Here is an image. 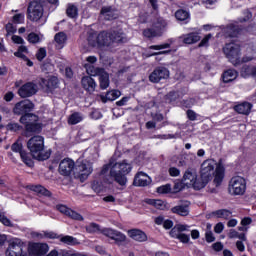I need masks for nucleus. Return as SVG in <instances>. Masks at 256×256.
Returning <instances> with one entry per match:
<instances>
[{"mask_svg": "<svg viewBox=\"0 0 256 256\" xmlns=\"http://www.w3.org/2000/svg\"><path fill=\"white\" fill-rule=\"evenodd\" d=\"M132 169L133 166L127 160L105 164L99 174L102 179L92 181L91 189L94 193H106L111 189L113 179L118 185L124 187V185H127V175L131 173ZM108 173L112 179L105 177Z\"/></svg>", "mask_w": 256, "mask_h": 256, "instance_id": "obj_1", "label": "nucleus"}, {"mask_svg": "<svg viewBox=\"0 0 256 256\" xmlns=\"http://www.w3.org/2000/svg\"><path fill=\"white\" fill-rule=\"evenodd\" d=\"M88 43L91 47H114L118 43H127V36L122 30L113 32H100L97 34L91 31L88 34Z\"/></svg>", "mask_w": 256, "mask_h": 256, "instance_id": "obj_2", "label": "nucleus"}, {"mask_svg": "<svg viewBox=\"0 0 256 256\" xmlns=\"http://www.w3.org/2000/svg\"><path fill=\"white\" fill-rule=\"evenodd\" d=\"M214 174V183L216 187H218V185L223 183V179L225 178V167L221 162L217 163V161L213 159L205 160L200 169V177L205 185L209 183V180Z\"/></svg>", "mask_w": 256, "mask_h": 256, "instance_id": "obj_3", "label": "nucleus"}, {"mask_svg": "<svg viewBox=\"0 0 256 256\" xmlns=\"http://www.w3.org/2000/svg\"><path fill=\"white\" fill-rule=\"evenodd\" d=\"M27 147L34 159L47 161L51 157L50 151H45V139L42 136H34L27 142Z\"/></svg>", "mask_w": 256, "mask_h": 256, "instance_id": "obj_4", "label": "nucleus"}, {"mask_svg": "<svg viewBox=\"0 0 256 256\" xmlns=\"http://www.w3.org/2000/svg\"><path fill=\"white\" fill-rule=\"evenodd\" d=\"M223 51L232 65L237 66L241 65V63H249V61H253V57H244L241 59V46L235 42L226 44Z\"/></svg>", "mask_w": 256, "mask_h": 256, "instance_id": "obj_5", "label": "nucleus"}, {"mask_svg": "<svg viewBox=\"0 0 256 256\" xmlns=\"http://www.w3.org/2000/svg\"><path fill=\"white\" fill-rule=\"evenodd\" d=\"M6 256H29L27 244L19 238H13L9 241L5 251Z\"/></svg>", "mask_w": 256, "mask_h": 256, "instance_id": "obj_6", "label": "nucleus"}, {"mask_svg": "<svg viewBox=\"0 0 256 256\" xmlns=\"http://www.w3.org/2000/svg\"><path fill=\"white\" fill-rule=\"evenodd\" d=\"M182 185H185L186 187H192L196 191H199L203 189L206 184L202 178H199L197 171L186 170L182 178Z\"/></svg>", "mask_w": 256, "mask_h": 256, "instance_id": "obj_7", "label": "nucleus"}, {"mask_svg": "<svg viewBox=\"0 0 256 256\" xmlns=\"http://www.w3.org/2000/svg\"><path fill=\"white\" fill-rule=\"evenodd\" d=\"M228 191L230 195H245L247 180L241 176L232 177L228 185Z\"/></svg>", "mask_w": 256, "mask_h": 256, "instance_id": "obj_8", "label": "nucleus"}, {"mask_svg": "<svg viewBox=\"0 0 256 256\" xmlns=\"http://www.w3.org/2000/svg\"><path fill=\"white\" fill-rule=\"evenodd\" d=\"M20 123L25 125L27 133H38L41 126L37 124V116L34 114H25L20 118Z\"/></svg>", "mask_w": 256, "mask_h": 256, "instance_id": "obj_9", "label": "nucleus"}, {"mask_svg": "<svg viewBox=\"0 0 256 256\" xmlns=\"http://www.w3.org/2000/svg\"><path fill=\"white\" fill-rule=\"evenodd\" d=\"M43 17V5L39 0H33L28 6V19L30 21H41Z\"/></svg>", "mask_w": 256, "mask_h": 256, "instance_id": "obj_10", "label": "nucleus"}, {"mask_svg": "<svg viewBox=\"0 0 256 256\" xmlns=\"http://www.w3.org/2000/svg\"><path fill=\"white\" fill-rule=\"evenodd\" d=\"M76 173L78 174L80 181H85V179L93 173V164L87 160L78 162L76 166Z\"/></svg>", "mask_w": 256, "mask_h": 256, "instance_id": "obj_11", "label": "nucleus"}, {"mask_svg": "<svg viewBox=\"0 0 256 256\" xmlns=\"http://www.w3.org/2000/svg\"><path fill=\"white\" fill-rule=\"evenodd\" d=\"M100 233H102V235H105V237H109V239L115 241L117 245L125 243V239H127L125 234L110 228H104L100 230Z\"/></svg>", "mask_w": 256, "mask_h": 256, "instance_id": "obj_12", "label": "nucleus"}, {"mask_svg": "<svg viewBox=\"0 0 256 256\" xmlns=\"http://www.w3.org/2000/svg\"><path fill=\"white\" fill-rule=\"evenodd\" d=\"M35 93H37V85L32 82H27L18 89V95L22 99H26V97H33Z\"/></svg>", "mask_w": 256, "mask_h": 256, "instance_id": "obj_13", "label": "nucleus"}, {"mask_svg": "<svg viewBox=\"0 0 256 256\" xmlns=\"http://www.w3.org/2000/svg\"><path fill=\"white\" fill-rule=\"evenodd\" d=\"M151 83H159L161 79H169V70L165 67L156 68L149 76Z\"/></svg>", "mask_w": 256, "mask_h": 256, "instance_id": "obj_14", "label": "nucleus"}, {"mask_svg": "<svg viewBox=\"0 0 256 256\" xmlns=\"http://www.w3.org/2000/svg\"><path fill=\"white\" fill-rule=\"evenodd\" d=\"M75 170V162L72 159L65 158L59 164V173L65 177H69L71 172Z\"/></svg>", "mask_w": 256, "mask_h": 256, "instance_id": "obj_15", "label": "nucleus"}, {"mask_svg": "<svg viewBox=\"0 0 256 256\" xmlns=\"http://www.w3.org/2000/svg\"><path fill=\"white\" fill-rule=\"evenodd\" d=\"M101 17L106 21H113L119 17V10L115 6H103L100 11Z\"/></svg>", "mask_w": 256, "mask_h": 256, "instance_id": "obj_16", "label": "nucleus"}, {"mask_svg": "<svg viewBox=\"0 0 256 256\" xmlns=\"http://www.w3.org/2000/svg\"><path fill=\"white\" fill-rule=\"evenodd\" d=\"M56 209L62 213V215H66V217H70V219H74V221H83V216L81 214L73 211L69 207L63 204H59L56 206Z\"/></svg>", "mask_w": 256, "mask_h": 256, "instance_id": "obj_17", "label": "nucleus"}, {"mask_svg": "<svg viewBox=\"0 0 256 256\" xmlns=\"http://www.w3.org/2000/svg\"><path fill=\"white\" fill-rule=\"evenodd\" d=\"M34 105L29 100H23L18 102L14 107L15 115H25V113H29L33 109Z\"/></svg>", "mask_w": 256, "mask_h": 256, "instance_id": "obj_18", "label": "nucleus"}, {"mask_svg": "<svg viewBox=\"0 0 256 256\" xmlns=\"http://www.w3.org/2000/svg\"><path fill=\"white\" fill-rule=\"evenodd\" d=\"M152 181L151 177L146 173L138 172L134 177L133 185H135V187H147L151 185Z\"/></svg>", "mask_w": 256, "mask_h": 256, "instance_id": "obj_19", "label": "nucleus"}, {"mask_svg": "<svg viewBox=\"0 0 256 256\" xmlns=\"http://www.w3.org/2000/svg\"><path fill=\"white\" fill-rule=\"evenodd\" d=\"M32 255H45L49 252V245L46 243H33L29 246Z\"/></svg>", "mask_w": 256, "mask_h": 256, "instance_id": "obj_20", "label": "nucleus"}, {"mask_svg": "<svg viewBox=\"0 0 256 256\" xmlns=\"http://www.w3.org/2000/svg\"><path fill=\"white\" fill-rule=\"evenodd\" d=\"M128 237L133 239V241H138V243H144V241H147V234L139 229L129 230Z\"/></svg>", "mask_w": 256, "mask_h": 256, "instance_id": "obj_21", "label": "nucleus"}, {"mask_svg": "<svg viewBox=\"0 0 256 256\" xmlns=\"http://www.w3.org/2000/svg\"><path fill=\"white\" fill-rule=\"evenodd\" d=\"M87 63L84 64V68L88 75H97V69L93 68L94 63H97V57L95 56H88L86 58Z\"/></svg>", "mask_w": 256, "mask_h": 256, "instance_id": "obj_22", "label": "nucleus"}, {"mask_svg": "<svg viewBox=\"0 0 256 256\" xmlns=\"http://www.w3.org/2000/svg\"><path fill=\"white\" fill-rule=\"evenodd\" d=\"M121 97V91L119 90H110L106 94L100 96L102 103H107V101H115Z\"/></svg>", "mask_w": 256, "mask_h": 256, "instance_id": "obj_23", "label": "nucleus"}, {"mask_svg": "<svg viewBox=\"0 0 256 256\" xmlns=\"http://www.w3.org/2000/svg\"><path fill=\"white\" fill-rule=\"evenodd\" d=\"M96 75L99 76L101 89H107L109 87V74L103 69H97Z\"/></svg>", "mask_w": 256, "mask_h": 256, "instance_id": "obj_24", "label": "nucleus"}, {"mask_svg": "<svg viewBox=\"0 0 256 256\" xmlns=\"http://www.w3.org/2000/svg\"><path fill=\"white\" fill-rule=\"evenodd\" d=\"M82 87L88 91V93H93V91H95V87H97V84L93 78L85 76L82 78Z\"/></svg>", "mask_w": 256, "mask_h": 256, "instance_id": "obj_25", "label": "nucleus"}, {"mask_svg": "<svg viewBox=\"0 0 256 256\" xmlns=\"http://www.w3.org/2000/svg\"><path fill=\"white\" fill-rule=\"evenodd\" d=\"M40 85L46 89H55L59 85V79L55 76H51L48 79H41Z\"/></svg>", "mask_w": 256, "mask_h": 256, "instance_id": "obj_26", "label": "nucleus"}, {"mask_svg": "<svg viewBox=\"0 0 256 256\" xmlns=\"http://www.w3.org/2000/svg\"><path fill=\"white\" fill-rule=\"evenodd\" d=\"M239 77V73L235 69H228L222 74V80L224 83H231Z\"/></svg>", "mask_w": 256, "mask_h": 256, "instance_id": "obj_27", "label": "nucleus"}, {"mask_svg": "<svg viewBox=\"0 0 256 256\" xmlns=\"http://www.w3.org/2000/svg\"><path fill=\"white\" fill-rule=\"evenodd\" d=\"M54 41L56 43L57 49H63L67 43V34H65V32H58L54 36Z\"/></svg>", "mask_w": 256, "mask_h": 256, "instance_id": "obj_28", "label": "nucleus"}, {"mask_svg": "<svg viewBox=\"0 0 256 256\" xmlns=\"http://www.w3.org/2000/svg\"><path fill=\"white\" fill-rule=\"evenodd\" d=\"M183 43L186 45H193V43H197V41H201V36L197 33L192 32L182 36Z\"/></svg>", "mask_w": 256, "mask_h": 256, "instance_id": "obj_29", "label": "nucleus"}, {"mask_svg": "<svg viewBox=\"0 0 256 256\" xmlns=\"http://www.w3.org/2000/svg\"><path fill=\"white\" fill-rule=\"evenodd\" d=\"M251 107H253V105H251V103L244 102L242 104L236 105L235 111L237 113H240L241 115H249V113H251Z\"/></svg>", "mask_w": 256, "mask_h": 256, "instance_id": "obj_30", "label": "nucleus"}, {"mask_svg": "<svg viewBox=\"0 0 256 256\" xmlns=\"http://www.w3.org/2000/svg\"><path fill=\"white\" fill-rule=\"evenodd\" d=\"M173 213H177V215H181L182 217H186V215H189V204H181L174 208H172Z\"/></svg>", "mask_w": 256, "mask_h": 256, "instance_id": "obj_31", "label": "nucleus"}, {"mask_svg": "<svg viewBox=\"0 0 256 256\" xmlns=\"http://www.w3.org/2000/svg\"><path fill=\"white\" fill-rule=\"evenodd\" d=\"M226 37H237L239 35V26L230 24L224 29Z\"/></svg>", "mask_w": 256, "mask_h": 256, "instance_id": "obj_32", "label": "nucleus"}, {"mask_svg": "<svg viewBox=\"0 0 256 256\" xmlns=\"http://www.w3.org/2000/svg\"><path fill=\"white\" fill-rule=\"evenodd\" d=\"M186 229L187 227L185 225L174 226L170 230V237H172L173 239H178L183 231H186Z\"/></svg>", "mask_w": 256, "mask_h": 256, "instance_id": "obj_33", "label": "nucleus"}, {"mask_svg": "<svg viewBox=\"0 0 256 256\" xmlns=\"http://www.w3.org/2000/svg\"><path fill=\"white\" fill-rule=\"evenodd\" d=\"M30 190L34 191V193H37L38 195H43L44 197H51V192L41 185L30 186Z\"/></svg>", "mask_w": 256, "mask_h": 256, "instance_id": "obj_34", "label": "nucleus"}, {"mask_svg": "<svg viewBox=\"0 0 256 256\" xmlns=\"http://www.w3.org/2000/svg\"><path fill=\"white\" fill-rule=\"evenodd\" d=\"M81 121H83V115L79 112L71 114L68 118L69 125H77V123H81Z\"/></svg>", "mask_w": 256, "mask_h": 256, "instance_id": "obj_35", "label": "nucleus"}, {"mask_svg": "<svg viewBox=\"0 0 256 256\" xmlns=\"http://www.w3.org/2000/svg\"><path fill=\"white\" fill-rule=\"evenodd\" d=\"M66 14L71 19H75V17L79 15V9L77 8V6H75V4H68Z\"/></svg>", "mask_w": 256, "mask_h": 256, "instance_id": "obj_36", "label": "nucleus"}, {"mask_svg": "<svg viewBox=\"0 0 256 256\" xmlns=\"http://www.w3.org/2000/svg\"><path fill=\"white\" fill-rule=\"evenodd\" d=\"M61 243H65V245H79V240L73 236H63L60 238Z\"/></svg>", "mask_w": 256, "mask_h": 256, "instance_id": "obj_37", "label": "nucleus"}, {"mask_svg": "<svg viewBox=\"0 0 256 256\" xmlns=\"http://www.w3.org/2000/svg\"><path fill=\"white\" fill-rule=\"evenodd\" d=\"M175 17L178 21H187L190 17L189 12L184 9L176 11Z\"/></svg>", "mask_w": 256, "mask_h": 256, "instance_id": "obj_38", "label": "nucleus"}, {"mask_svg": "<svg viewBox=\"0 0 256 256\" xmlns=\"http://www.w3.org/2000/svg\"><path fill=\"white\" fill-rule=\"evenodd\" d=\"M212 215L220 219H227V217H231V212L229 210L222 209L213 212Z\"/></svg>", "mask_w": 256, "mask_h": 256, "instance_id": "obj_39", "label": "nucleus"}, {"mask_svg": "<svg viewBox=\"0 0 256 256\" xmlns=\"http://www.w3.org/2000/svg\"><path fill=\"white\" fill-rule=\"evenodd\" d=\"M146 203H148V205H153L156 209H165V203L163 200L148 199L146 200Z\"/></svg>", "mask_w": 256, "mask_h": 256, "instance_id": "obj_40", "label": "nucleus"}, {"mask_svg": "<svg viewBox=\"0 0 256 256\" xmlns=\"http://www.w3.org/2000/svg\"><path fill=\"white\" fill-rule=\"evenodd\" d=\"M20 157L23 163H25V165H28V167H31V165H33V161L29 157V154L25 152V150L23 152H20Z\"/></svg>", "mask_w": 256, "mask_h": 256, "instance_id": "obj_41", "label": "nucleus"}, {"mask_svg": "<svg viewBox=\"0 0 256 256\" xmlns=\"http://www.w3.org/2000/svg\"><path fill=\"white\" fill-rule=\"evenodd\" d=\"M171 43H164L160 45H151L149 46V49H152L154 51H163V49H170Z\"/></svg>", "mask_w": 256, "mask_h": 256, "instance_id": "obj_42", "label": "nucleus"}, {"mask_svg": "<svg viewBox=\"0 0 256 256\" xmlns=\"http://www.w3.org/2000/svg\"><path fill=\"white\" fill-rule=\"evenodd\" d=\"M156 225H173V222L169 219H165L163 216L155 218Z\"/></svg>", "mask_w": 256, "mask_h": 256, "instance_id": "obj_43", "label": "nucleus"}, {"mask_svg": "<svg viewBox=\"0 0 256 256\" xmlns=\"http://www.w3.org/2000/svg\"><path fill=\"white\" fill-rule=\"evenodd\" d=\"M11 150L14 152V153H19V155H21V153H23V145L21 144V142L17 141L15 142L12 147H11Z\"/></svg>", "mask_w": 256, "mask_h": 256, "instance_id": "obj_44", "label": "nucleus"}, {"mask_svg": "<svg viewBox=\"0 0 256 256\" xmlns=\"http://www.w3.org/2000/svg\"><path fill=\"white\" fill-rule=\"evenodd\" d=\"M25 22V14H15L13 16V23H16L18 25H21V23Z\"/></svg>", "mask_w": 256, "mask_h": 256, "instance_id": "obj_45", "label": "nucleus"}, {"mask_svg": "<svg viewBox=\"0 0 256 256\" xmlns=\"http://www.w3.org/2000/svg\"><path fill=\"white\" fill-rule=\"evenodd\" d=\"M0 223H2V225H11V220L7 218V215L3 210H0Z\"/></svg>", "mask_w": 256, "mask_h": 256, "instance_id": "obj_46", "label": "nucleus"}, {"mask_svg": "<svg viewBox=\"0 0 256 256\" xmlns=\"http://www.w3.org/2000/svg\"><path fill=\"white\" fill-rule=\"evenodd\" d=\"M211 39H213V35L212 34H207L199 43V47H207L209 45V41H211Z\"/></svg>", "mask_w": 256, "mask_h": 256, "instance_id": "obj_47", "label": "nucleus"}, {"mask_svg": "<svg viewBox=\"0 0 256 256\" xmlns=\"http://www.w3.org/2000/svg\"><path fill=\"white\" fill-rule=\"evenodd\" d=\"M170 192H171L170 184L162 185L157 188V193H160V194H165V193H170Z\"/></svg>", "mask_w": 256, "mask_h": 256, "instance_id": "obj_48", "label": "nucleus"}, {"mask_svg": "<svg viewBox=\"0 0 256 256\" xmlns=\"http://www.w3.org/2000/svg\"><path fill=\"white\" fill-rule=\"evenodd\" d=\"M28 41L29 43H39V41H41V37L32 32L28 35Z\"/></svg>", "mask_w": 256, "mask_h": 256, "instance_id": "obj_49", "label": "nucleus"}, {"mask_svg": "<svg viewBox=\"0 0 256 256\" xmlns=\"http://www.w3.org/2000/svg\"><path fill=\"white\" fill-rule=\"evenodd\" d=\"M168 173L170 177H179L181 175V170L176 167H170Z\"/></svg>", "mask_w": 256, "mask_h": 256, "instance_id": "obj_50", "label": "nucleus"}, {"mask_svg": "<svg viewBox=\"0 0 256 256\" xmlns=\"http://www.w3.org/2000/svg\"><path fill=\"white\" fill-rule=\"evenodd\" d=\"M44 57H47V50L45 48H40L36 54L38 61H43Z\"/></svg>", "mask_w": 256, "mask_h": 256, "instance_id": "obj_51", "label": "nucleus"}, {"mask_svg": "<svg viewBox=\"0 0 256 256\" xmlns=\"http://www.w3.org/2000/svg\"><path fill=\"white\" fill-rule=\"evenodd\" d=\"M177 97H179V94L177 92H170L167 96H166V101L168 103H173V101L177 100Z\"/></svg>", "mask_w": 256, "mask_h": 256, "instance_id": "obj_52", "label": "nucleus"}, {"mask_svg": "<svg viewBox=\"0 0 256 256\" xmlns=\"http://www.w3.org/2000/svg\"><path fill=\"white\" fill-rule=\"evenodd\" d=\"M144 37H147L148 39H151V37H157V32L153 29H146L143 31Z\"/></svg>", "mask_w": 256, "mask_h": 256, "instance_id": "obj_53", "label": "nucleus"}, {"mask_svg": "<svg viewBox=\"0 0 256 256\" xmlns=\"http://www.w3.org/2000/svg\"><path fill=\"white\" fill-rule=\"evenodd\" d=\"M177 239H179L181 243H189L191 237L188 234L182 232L180 237H178Z\"/></svg>", "mask_w": 256, "mask_h": 256, "instance_id": "obj_54", "label": "nucleus"}, {"mask_svg": "<svg viewBox=\"0 0 256 256\" xmlns=\"http://www.w3.org/2000/svg\"><path fill=\"white\" fill-rule=\"evenodd\" d=\"M251 17H253V14H251V12L249 10L244 11V17L240 18L239 21L240 23H243L245 21H249V19H251Z\"/></svg>", "mask_w": 256, "mask_h": 256, "instance_id": "obj_55", "label": "nucleus"}, {"mask_svg": "<svg viewBox=\"0 0 256 256\" xmlns=\"http://www.w3.org/2000/svg\"><path fill=\"white\" fill-rule=\"evenodd\" d=\"M86 231L88 233H97L99 230V225H88L86 226Z\"/></svg>", "mask_w": 256, "mask_h": 256, "instance_id": "obj_56", "label": "nucleus"}, {"mask_svg": "<svg viewBox=\"0 0 256 256\" xmlns=\"http://www.w3.org/2000/svg\"><path fill=\"white\" fill-rule=\"evenodd\" d=\"M13 43H16L17 45H23L25 43V40L21 38V36L13 35L12 36Z\"/></svg>", "mask_w": 256, "mask_h": 256, "instance_id": "obj_57", "label": "nucleus"}, {"mask_svg": "<svg viewBox=\"0 0 256 256\" xmlns=\"http://www.w3.org/2000/svg\"><path fill=\"white\" fill-rule=\"evenodd\" d=\"M6 31H7L8 35H13V33H15V31H17V28L15 26H13V24L8 23L6 25Z\"/></svg>", "mask_w": 256, "mask_h": 256, "instance_id": "obj_58", "label": "nucleus"}, {"mask_svg": "<svg viewBox=\"0 0 256 256\" xmlns=\"http://www.w3.org/2000/svg\"><path fill=\"white\" fill-rule=\"evenodd\" d=\"M187 117L190 119V121H195V119H197V113H195L193 110H188Z\"/></svg>", "mask_w": 256, "mask_h": 256, "instance_id": "obj_59", "label": "nucleus"}, {"mask_svg": "<svg viewBox=\"0 0 256 256\" xmlns=\"http://www.w3.org/2000/svg\"><path fill=\"white\" fill-rule=\"evenodd\" d=\"M128 102L129 97H123L120 101L116 102V105H118V107H123L124 105H127Z\"/></svg>", "mask_w": 256, "mask_h": 256, "instance_id": "obj_60", "label": "nucleus"}, {"mask_svg": "<svg viewBox=\"0 0 256 256\" xmlns=\"http://www.w3.org/2000/svg\"><path fill=\"white\" fill-rule=\"evenodd\" d=\"M206 241L207 243H213V241H215V236H213V232H206Z\"/></svg>", "mask_w": 256, "mask_h": 256, "instance_id": "obj_61", "label": "nucleus"}, {"mask_svg": "<svg viewBox=\"0 0 256 256\" xmlns=\"http://www.w3.org/2000/svg\"><path fill=\"white\" fill-rule=\"evenodd\" d=\"M44 237L47 239H57V234L54 232H44Z\"/></svg>", "mask_w": 256, "mask_h": 256, "instance_id": "obj_62", "label": "nucleus"}, {"mask_svg": "<svg viewBox=\"0 0 256 256\" xmlns=\"http://www.w3.org/2000/svg\"><path fill=\"white\" fill-rule=\"evenodd\" d=\"M251 223H253L251 217H245L241 220V225H251Z\"/></svg>", "mask_w": 256, "mask_h": 256, "instance_id": "obj_63", "label": "nucleus"}, {"mask_svg": "<svg viewBox=\"0 0 256 256\" xmlns=\"http://www.w3.org/2000/svg\"><path fill=\"white\" fill-rule=\"evenodd\" d=\"M214 251H223V244L216 242L213 244Z\"/></svg>", "mask_w": 256, "mask_h": 256, "instance_id": "obj_64", "label": "nucleus"}]
</instances>
